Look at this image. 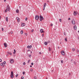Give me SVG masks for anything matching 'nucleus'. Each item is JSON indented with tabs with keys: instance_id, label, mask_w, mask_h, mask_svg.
I'll return each mask as SVG.
<instances>
[{
	"instance_id": "f257e3e1",
	"label": "nucleus",
	"mask_w": 79,
	"mask_h": 79,
	"mask_svg": "<svg viewBox=\"0 0 79 79\" xmlns=\"http://www.w3.org/2000/svg\"><path fill=\"white\" fill-rule=\"evenodd\" d=\"M10 11V6H9V5H7V6L6 7V9L5 10V13H6L7 11Z\"/></svg>"
},
{
	"instance_id": "f03ea898",
	"label": "nucleus",
	"mask_w": 79,
	"mask_h": 79,
	"mask_svg": "<svg viewBox=\"0 0 79 79\" xmlns=\"http://www.w3.org/2000/svg\"><path fill=\"white\" fill-rule=\"evenodd\" d=\"M10 77L11 78H13V77H14V75H13V71L11 72L10 73Z\"/></svg>"
},
{
	"instance_id": "7ed1b4c3",
	"label": "nucleus",
	"mask_w": 79,
	"mask_h": 79,
	"mask_svg": "<svg viewBox=\"0 0 79 79\" xmlns=\"http://www.w3.org/2000/svg\"><path fill=\"white\" fill-rule=\"evenodd\" d=\"M35 19H36V20H38V19H39V18H40V17H39V16L36 15L35 16Z\"/></svg>"
},
{
	"instance_id": "20e7f679",
	"label": "nucleus",
	"mask_w": 79,
	"mask_h": 79,
	"mask_svg": "<svg viewBox=\"0 0 79 79\" xmlns=\"http://www.w3.org/2000/svg\"><path fill=\"white\" fill-rule=\"evenodd\" d=\"M71 23L72 24H73V25H74V24H75V21H74V19L72 20Z\"/></svg>"
},
{
	"instance_id": "39448f33",
	"label": "nucleus",
	"mask_w": 79,
	"mask_h": 79,
	"mask_svg": "<svg viewBox=\"0 0 79 79\" xmlns=\"http://www.w3.org/2000/svg\"><path fill=\"white\" fill-rule=\"evenodd\" d=\"M40 21H42V20H44V17H42V16L40 15Z\"/></svg>"
},
{
	"instance_id": "423d86ee",
	"label": "nucleus",
	"mask_w": 79,
	"mask_h": 79,
	"mask_svg": "<svg viewBox=\"0 0 79 79\" xmlns=\"http://www.w3.org/2000/svg\"><path fill=\"white\" fill-rule=\"evenodd\" d=\"M61 53L62 55H64V51H61Z\"/></svg>"
},
{
	"instance_id": "0eeeda50",
	"label": "nucleus",
	"mask_w": 79,
	"mask_h": 79,
	"mask_svg": "<svg viewBox=\"0 0 79 79\" xmlns=\"http://www.w3.org/2000/svg\"><path fill=\"white\" fill-rule=\"evenodd\" d=\"M10 62L11 63H13V62H14V60H13V59H11L10 60Z\"/></svg>"
},
{
	"instance_id": "6e6552de",
	"label": "nucleus",
	"mask_w": 79,
	"mask_h": 79,
	"mask_svg": "<svg viewBox=\"0 0 79 79\" xmlns=\"http://www.w3.org/2000/svg\"><path fill=\"white\" fill-rule=\"evenodd\" d=\"M50 42V41H49L48 42H45L44 43V45H47V44H48V43H49Z\"/></svg>"
},
{
	"instance_id": "1a4fd4ad",
	"label": "nucleus",
	"mask_w": 79,
	"mask_h": 79,
	"mask_svg": "<svg viewBox=\"0 0 79 79\" xmlns=\"http://www.w3.org/2000/svg\"><path fill=\"white\" fill-rule=\"evenodd\" d=\"M46 6V3H45L44 6L43 10H45V8Z\"/></svg>"
},
{
	"instance_id": "9d476101",
	"label": "nucleus",
	"mask_w": 79,
	"mask_h": 79,
	"mask_svg": "<svg viewBox=\"0 0 79 79\" xmlns=\"http://www.w3.org/2000/svg\"><path fill=\"white\" fill-rule=\"evenodd\" d=\"M73 29L74 30H76L77 29V26H76V25H74L73 26Z\"/></svg>"
},
{
	"instance_id": "9b49d317",
	"label": "nucleus",
	"mask_w": 79,
	"mask_h": 79,
	"mask_svg": "<svg viewBox=\"0 0 79 79\" xmlns=\"http://www.w3.org/2000/svg\"><path fill=\"white\" fill-rule=\"evenodd\" d=\"M40 32L41 33H43V32H44V30H43V29H41L40 30Z\"/></svg>"
},
{
	"instance_id": "f8f14e48",
	"label": "nucleus",
	"mask_w": 79,
	"mask_h": 79,
	"mask_svg": "<svg viewBox=\"0 0 79 79\" xmlns=\"http://www.w3.org/2000/svg\"><path fill=\"white\" fill-rule=\"evenodd\" d=\"M27 48H32V45L28 46Z\"/></svg>"
},
{
	"instance_id": "ddd939ff",
	"label": "nucleus",
	"mask_w": 79,
	"mask_h": 79,
	"mask_svg": "<svg viewBox=\"0 0 79 79\" xmlns=\"http://www.w3.org/2000/svg\"><path fill=\"white\" fill-rule=\"evenodd\" d=\"M74 15L76 16V15H77V12H76V11H74Z\"/></svg>"
},
{
	"instance_id": "4468645a",
	"label": "nucleus",
	"mask_w": 79,
	"mask_h": 79,
	"mask_svg": "<svg viewBox=\"0 0 79 79\" xmlns=\"http://www.w3.org/2000/svg\"><path fill=\"white\" fill-rule=\"evenodd\" d=\"M4 45L5 47L6 48L7 47V44H6V43H4Z\"/></svg>"
},
{
	"instance_id": "2eb2a0df",
	"label": "nucleus",
	"mask_w": 79,
	"mask_h": 79,
	"mask_svg": "<svg viewBox=\"0 0 79 79\" xmlns=\"http://www.w3.org/2000/svg\"><path fill=\"white\" fill-rule=\"evenodd\" d=\"M25 25V23H23V24H22L21 26L22 27H23V26H24Z\"/></svg>"
},
{
	"instance_id": "dca6fc26",
	"label": "nucleus",
	"mask_w": 79,
	"mask_h": 79,
	"mask_svg": "<svg viewBox=\"0 0 79 79\" xmlns=\"http://www.w3.org/2000/svg\"><path fill=\"white\" fill-rule=\"evenodd\" d=\"M6 21H7V22H8V17H6Z\"/></svg>"
},
{
	"instance_id": "f3484780",
	"label": "nucleus",
	"mask_w": 79,
	"mask_h": 79,
	"mask_svg": "<svg viewBox=\"0 0 79 79\" xmlns=\"http://www.w3.org/2000/svg\"><path fill=\"white\" fill-rule=\"evenodd\" d=\"M2 63L4 64H6V61H4V62Z\"/></svg>"
},
{
	"instance_id": "a211bd4d",
	"label": "nucleus",
	"mask_w": 79,
	"mask_h": 79,
	"mask_svg": "<svg viewBox=\"0 0 79 79\" xmlns=\"http://www.w3.org/2000/svg\"><path fill=\"white\" fill-rule=\"evenodd\" d=\"M16 51H15V49L14 50V52H13V53L14 54H15L16 53Z\"/></svg>"
},
{
	"instance_id": "6ab92c4d",
	"label": "nucleus",
	"mask_w": 79,
	"mask_h": 79,
	"mask_svg": "<svg viewBox=\"0 0 79 79\" xmlns=\"http://www.w3.org/2000/svg\"><path fill=\"white\" fill-rule=\"evenodd\" d=\"M21 34H23V30H22L21 31Z\"/></svg>"
},
{
	"instance_id": "aec40b11",
	"label": "nucleus",
	"mask_w": 79,
	"mask_h": 79,
	"mask_svg": "<svg viewBox=\"0 0 79 79\" xmlns=\"http://www.w3.org/2000/svg\"><path fill=\"white\" fill-rule=\"evenodd\" d=\"M16 13H19V10H16Z\"/></svg>"
},
{
	"instance_id": "412c9836",
	"label": "nucleus",
	"mask_w": 79,
	"mask_h": 79,
	"mask_svg": "<svg viewBox=\"0 0 79 79\" xmlns=\"http://www.w3.org/2000/svg\"><path fill=\"white\" fill-rule=\"evenodd\" d=\"M48 50H49V51H51V49L50 48V47H49Z\"/></svg>"
},
{
	"instance_id": "4be33fe9",
	"label": "nucleus",
	"mask_w": 79,
	"mask_h": 79,
	"mask_svg": "<svg viewBox=\"0 0 79 79\" xmlns=\"http://www.w3.org/2000/svg\"><path fill=\"white\" fill-rule=\"evenodd\" d=\"M3 63H1V66H3Z\"/></svg>"
},
{
	"instance_id": "5701e85b",
	"label": "nucleus",
	"mask_w": 79,
	"mask_h": 79,
	"mask_svg": "<svg viewBox=\"0 0 79 79\" xmlns=\"http://www.w3.org/2000/svg\"><path fill=\"white\" fill-rule=\"evenodd\" d=\"M23 75H24V74H25V72H23Z\"/></svg>"
},
{
	"instance_id": "b1692460",
	"label": "nucleus",
	"mask_w": 79,
	"mask_h": 79,
	"mask_svg": "<svg viewBox=\"0 0 79 79\" xmlns=\"http://www.w3.org/2000/svg\"><path fill=\"white\" fill-rule=\"evenodd\" d=\"M34 79H37V77H36V76H35L34 77Z\"/></svg>"
},
{
	"instance_id": "393cba45",
	"label": "nucleus",
	"mask_w": 79,
	"mask_h": 79,
	"mask_svg": "<svg viewBox=\"0 0 79 79\" xmlns=\"http://www.w3.org/2000/svg\"><path fill=\"white\" fill-rule=\"evenodd\" d=\"M30 61H31V60H29L28 61L27 63L28 64L29 63V62H30Z\"/></svg>"
},
{
	"instance_id": "a878e982",
	"label": "nucleus",
	"mask_w": 79,
	"mask_h": 79,
	"mask_svg": "<svg viewBox=\"0 0 79 79\" xmlns=\"http://www.w3.org/2000/svg\"><path fill=\"white\" fill-rule=\"evenodd\" d=\"M72 50L73 51H74L75 50V49L74 48H73Z\"/></svg>"
},
{
	"instance_id": "bb28decb",
	"label": "nucleus",
	"mask_w": 79,
	"mask_h": 79,
	"mask_svg": "<svg viewBox=\"0 0 79 79\" xmlns=\"http://www.w3.org/2000/svg\"><path fill=\"white\" fill-rule=\"evenodd\" d=\"M59 21H60V22H61L62 21V20H61V19H59Z\"/></svg>"
},
{
	"instance_id": "cd10ccee",
	"label": "nucleus",
	"mask_w": 79,
	"mask_h": 79,
	"mask_svg": "<svg viewBox=\"0 0 79 79\" xmlns=\"http://www.w3.org/2000/svg\"><path fill=\"white\" fill-rule=\"evenodd\" d=\"M17 21H18V22H19V21H20V20L19 19H18L17 20Z\"/></svg>"
},
{
	"instance_id": "c85d7f7f",
	"label": "nucleus",
	"mask_w": 79,
	"mask_h": 79,
	"mask_svg": "<svg viewBox=\"0 0 79 79\" xmlns=\"http://www.w3.org/2000/svg\"><path fill=\"white\" fill-rule=\"evenodd\" d=\"M16 77H18V74H17L16 75Z\"/></svg>"
},
{
	"instance_id": "c756f323",
	"label": "nucleus",
	"mask_w": 79,
	"mask_h": 79,
	"mask_svg": "<svg viewBox=\"0 0 79 79\" xmlns=\"http://www.w3.org/2000/svg\"><path fill=\"white\" fill-rule=\"evenodd\" d=\"M21 79H24V77L22 76L21 77Z\"/></svg>"
},
{
	"instance_id": "7c9ffc66",
	"label": "nucleus",
	"mask_w": 79,
	"mask_h": 79,
	"mask_svg": "<svg viewBox=\"0 0 79 79\" xmlns=\"http://www.w3.org/2000/svg\"><path fill=\"white\" fill-rule=\"evenodd\" d=\"M27 17H26L25 18V21H27Z\"/></svg>"
},
{
	"instance_id": "2f4dec72",
	"label": "nucleus",
	"mask_w": 79,
	"mask_h": 79,
	"mask_svg": "<svg viewBox=\"0 0 79 79\" xmlns=\"http://www.w3.org/2000/svg\"><path fill=\"white\" fill-rule=\"evenodd\" d=\"M64 35H66V32H64Z\"/></svg>"
},
{
	"instance_id": "473e14b6",
	"label": "nucleus",
	"mask_w": 79,
	"mask_h": 79,
	"mask_svg": "<svg viewBox=\"0 0 79 79\" xmlns=\"http://www.w3.org/2000/svg\"><path fill=\"white\" fill-rule=\"evenodd\" d=\"M74 63L75 65L76 64V62H74Z\"/></svg>"
},
{
	"instance_id": "72a5a7b5",
	"label": "nucleus",
	"mask_w": 79,
	"mask_h": 79,
	"mask_svg": "<svg viewBox=\"0 0 79 79\" xmlns=\"http://www.w3.org/2000/svg\"><path fill=\"white\" fill-rule=\"evenodd\" d=\"M61 63H63V60H61Z\"/></svg>"
},
{
	"instance_id": "f704fd0d",
	"label": "nucleus",
	"mask_w": 79,
	"mask_h": 79,
	"mask_svg": "<svg viewBox=\"0 0 79 79\" xmlns=\"http://www.w3.org/2000/svg\"><path fill=\"white\" fill-rule=\"evenodd\" d=\"M16 19H17V20H18V19H19V18H18V17H17L16 18Z\"/></svg>"
},
{
	"instance_id": "c9c22d12",
	"label": "nucleus",
	"mask_w": 79,
	"mask_h": 79,
	"mask_svg": "<svg viewBox=\"0 0 79 79\" xmlns=\"http://www.w3.org/2000/svg\"><path fill=\"white\" fill-rule=\"evenodd\" d=\"M31 65H34V63H31Z\"/></svg>"
},
{
	"instance_id": "e433bc0d",
	"label": "nucleus",
	"mask_w": 79,
	"mask_h": 79,
	"mask_svg": "<svg viewBox=\"0 0 79 79\" xmlns=\"http://www.w3.org/2000/svg\"><path fill=\"white\" fill-rule=\"evenodd\" d=\"M2 60L1 59H0V62H2Z\"/></svg>"
},
{
	"instance_id": "4c0bfd02",
	"label": "nucleus",
	"mask_w": 79,
	"mask_h": 79,
	"mask_svg": "<svg viewBox=\"0 0 79 79\" xmlns=\"http://www.w3.org/2000/svg\"><path fill=\"white\" fill-rule=\"evenodd\" d=\"M9 54H10V56L12 55V54L11 53H10Z\"/></svg>"
},
{
	"instance_id": "58836bf2",
	"label": "nucleus",
	"mask_w": 79,
	"mask_h": 79,
	"mask_svg": "<svg viewBox=\"0 0 79 79\" xmlns=\"http://www.w3.org/2000/svg\"><path fill=\"white\" fill-rule=\"evenodd\" d=\"M25 35H27V34L26 33H25Z\"/></svg>"
},
{
	"instance_id": "ea45409f",
	"label": "nucleus",
	"mask_w": 79,
	"mask_h": 79,
	"mask_svg": "<svg viewBox=\"0 0 79 79\" xmlns=\"http://www.w3.org/2000/svg\"><path fill=\"white\" fill-rule=\"evenodd\" d=\"M29 57H30V58H31V55H29Z\"/></svg>"
},
{
	"instance_id": "a19ab883",
	"label": "nucleus",
	"mask_w": 79,
	"mask_h": 79,
	"mask_svg": "<svg viewBox=\"0 0 79 79\" xmlns=\"http://www.w3.org/2000/svg\"><path fill=\"white\" fill-rule=\"evenodd\" d=\"M31 32H34V30H31Z\"/></svg>"
},
{
	"instance_id": "79ce46f5",
	"label": "nucleus",
	"mask_w": 79,
	"mask_h": 79,
	"mask_svg": "<svg viewBox=\"0 0 79 79\" xmlns=\"http://www.w3.org/2000/svg\"><path fill=\"white\" fill-rule=\"evenodd\" d=\"M10 34H13V31H11L10 32Z\"/></svg>"
},
{
	"instance_id": "37998d69",
	"label": "nucleus",
	"mask_w": 79,
	"mask_h": 79,
	"mask_svg": "<svg viewBox=\"0 0 79 79\" xmlns=\"http://www.w3.org/2000/svg\"><path fill=\"white\" fill-rule=\"evenodd\" d=\"M30 71H31L32 72L33 71V70H32V69H31Z\"/></svg>"
},
{
	"instance_id": "c03bdc74",
	"label": "nucleus",
	"mask_w": 79,
	"mask_h": 79,
	"mask_svg": "<svg viewBox=\"0 0 79 79\" xmlns=\"http://www.w3.org/2000/svg\"><path fill=\"white\" fill-rule=\"evenodd\" d=\"M2 31H3V28H2Z\"/></svg>"
},
{
	"instance_id": "a18cd8bd",
	"label": "nucleus",
	"mask_w": 79,
	"mask_h": 79,
	"mask_svg": "<svg viewBox=\"0 0 79 79\" xmlns=\"http://www.w3.org/2000/svg\"><path fill=\"white\" fill-rule=\"evenodd\" d=\"M70 19H71V18H68V20H70Z\"/></svg>"
},
{
	"instance_id": "49530a36",
	"label": "nucleus",
	"mask_w": 79,
	"mask_h": 79,
	"mask_svg": "<svg viewBox=\"0 0 79 79\" xmlns=\"http://www.w3.org/2000/svg\"><path fill=\"white\" fill-rule=\"evenodd\" d=\"M23 65H25V62H24L23 63Z\"/></svg>"
},
{
	"instance_id": "de8ad7c7",
	"label": "nucleus",
	"mask_w": 79,
	"mask_h": 79,
	"mask_svg": "<svg viewBox=\"0 0 79 79\" xmlns=\"http://www.w3.org/2000/svg\"><path fill=\"white\" fill-rule=\"evenodd\" d=\"M69 76H71V73H69Z\"/></svg>"
},
{
	"instance_id": "09e8293b",
	"label": "nucleus",
	"mask_w": 79,
	"mask_h": 79,
	"mask_svg": "<svg viewBox=\"0 0 79 79\" xmlns=\"http://www.w3.org/2000/svg\"><path fill=\"white\" fill-rule=\"evenodd\" d=\"M79 52V50L77 49V52Z\"/></svg>"
},
{
	"instance_id": "8fccbe9b",
	"label": "nucleus",
	"mask_w": 79,
	"mask_h": 79,
	"mask_svg": "<svg viewBox=\"0 0 79 79\" xmlns=\"http://www.w3.org/2000/svg\"><path fill=\"white\" fill-rule=\"evenodd\" d=\"M39 54H40V55H41V52H39Z\"/></svg>"
},
{
	"instance_id": "3c124183",
	"label": "nucleus",
	"mask_w": 79,
	"mask_h": 79,
	"mask_svg": "<svg viewBox=\"0 0 79 79\" xmlns=\"http://www.w3.org/2000/svg\"><path fill=\"white\" fill-rule=\"evenodd\" d=\"M51 26H53V24H51Z\"/></svg>"
},
{
	"instance_id": "603ef678",
	"label": "nucleus",
	"mask_w": 79,
	"mask_h": 79,
	"mask_svg": "<svg viewBox=\"0 0 79 79\" xmlns=\"http://www.w3.org/2000/svg\"><path fill=\"white\" fill-rule=\"evenodd\" d=\"M44 34H43L42 35V37H44Z\"/></svg>"
},
{
	"instance_id": "864d4df0",
	"label": "nucleus",
	"mask_w": 79,
	"mask_h": 79,
	"mask_svg": "<svg viewBox=\"0 0 79 79\" xmlns=\"http://www.w3.org/2000/svg\"><path fill=\"white\" fill-rule=\"evenodd\" d=\"M65 42H67V41H68L67 40H65Z\"/></svg>"
},
{
	"instance_id": "5fc2aeb1",
	"label": "nucleus",
	"mask_w": 79,
	"mask_h": 79,
	"mask_svg": "<svg viewBox=\"0 0 79 79\" xmlns=\"http://www.w3.org/2000/svg\"><path fill=\"white\" fill-rule=\"evenodd\" d=\"M30 67L31 68H32V65H30Z\"/></svg>"
},
{
	"instance_id": "6e6d98bb",
	"label": "nucleus",
	"mask_w": 79,
	"mask_h": 79,
	"mask_svg": "<svg viewBox=\"0 0 79 79\" xmlns=\"http://www.w3.org/2000/svg\"><path fill=\"white\" fill-rule=\"evenodd\" d=\"M7 53L10 54V53L9 52H7Z\"/></svg>"
},
{
	"instance_id": "4d7b16f0",
	"label": "nucleus",
	"mask_w": 79,
	"mask_h": 79,
	"mask_svg": "<svg viewBox=\"0 0 79 79\" xmlns=\"http://www.w3.org/2000/svg\"><path fill=\"white\" fill-rule=\"evenodd\" d=\"M6 56H8V55H7H7H6Z\"/></svg>"
},
{
	"instance_id": "13d9d810",
	"label": "nucleus",
	"mask_w": 79,
	"mask_h": 79,
	"mask_svg": "<svg viewBox=\"0 0 79 79\" xmlns=\"http://www.w3.org/2000/svg\"><path fill=\"white\" fill-rule=\"evenodd\" d=\"M29 51H30V50H27V52H29Z\"/></svg>"
},
{
	"instance_id": "bf43d9fd",
	"label": "nucleus",
	"mask_w": 79,
	"mask_h": 79,
	"mask_svg": "<svg viewBox=\"0 0 79 79\" xmlns=\"http://www.w3.org/2000/svg\"><path fill=\"white\" fill-rule=\"evenodd\" d=\"M64 40H67V38H65Z\"/></svg>"
},
{
	"instance_id": "052dcab7",
	"label": "nucleus",
	"mask_w": 79,
	"mask_h": 79,
	"mask_svg": "<svg viewBox=\"0 0 79 79\" xmlns=\"http://www.w3.org/2000/svg\"><path fill=\"white\" fill-rule=\"evenodd\" d=\"M3 67V68H4V67H5V66L4 65H3L2 66Z\"/></svg>"
},
{
	"instance_id": "680f3d73",
	"label": "nucleus",
	"mask_w": 79,
	"mask_h": 79,
	"mask_svg": "<svg viewBox=\"0 0 79 79\" xmlns=\"http://www.w3.org/2000/svg\"><path fill=\"white\" fill-rule=\"evenodd\" d=\"M19 8H21V6H19Z\"/></svg>"
},
{
	"instance_id": "e2e57ef3",
	"label": "nucleus",
	"mask_w": 79,
	"mask_h": 79,
	"mask_svg": "<svg viewBox=\"0 0 79 79\" xmlns=\"http://www.w3.org/2000/svg\"><path fill=\"white\" fill-rule=\"evenodd\" d=\"M4 2H6V0H4Z\"/></svg>"
},
{
	"instance_id": "0e129e2a",
	"label": "nucleus",
	"mask_w": 79,
	"mask_h": 79,
	"mask_svg": "<svg viewBox=\"0 0 79 79\" xmlns=\"http://www.w3.org/2000/svg\"><path fill=\"white\" fill-rule=\"evenodd\" d=\"M78 39H79V37H78Z\"/></svg>"
},
{
	"instance_id": "69168bd1",
	"label": "nucleus",
	"mask_w": 79,
	"mask_h": 79,
	"mask_svg": "<svg viewBox=\"0 0 79 79\" xmlns=\"http://www.w3.org/2000/svg\"><path fill=\"white\" fill-rule=\"evenodd\" d=\"M58 48H60V47H58Z\"/></svg>"
},
{
	"instance_id": "338daca9",
	"label": "nucleus",
	"mask_w": 79,
	"mask_h": 79,
	"mask_svg": "<svg viewBox=\"0 0 79 79\" xmlns=\"http://www.w3.org/2000/svg\"><path fill=\"white\" fill-rule=\"evenodd\" d=\"M0 19H1V16H0Z\"/></svg>"
},
{
	"instance_id": "774afa93",
	"label": "nucleus",
	"mask_w": 79,
	"mask_h": 79,
	"mask_svg": "<svg viewBox=\"0 0 79 79\" xmlns=\"http://www.w3.org/2000/svg\"><path fill=\"white\" fill-rule=\"evenodd\" d=\"M47 2H49V1H47Z\"/></svg>"
}]
</instances>
